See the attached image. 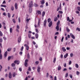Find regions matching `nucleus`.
Instances as JSON below:
<instances>
[{
  "label": "nucleus",
  "instance_id": "nucleus-1",
  "mask_svg": "<svg viewBox=\"0 0 80 80\" xmlns=\"http://www.w3.org/2000/svg\"><path fill=\"white\" fill-rule=\"evenodd\" d=\"M33 1H31L30 2V3L29 4V13H31L32 11V7L33 6Z\"/></svg>",
  "mask_w": 80,
  "mask_h": 80
},
{
  "label": "nucleus",
  "instance_id": "nucleus-2",
  "mask_svg": "<svg viewBox=\"0 0 80 80\" xmlns=\"http://www.w3.org/2000/svg\"><path fill=\"white\" fill-rule=\"evenodd\" d=\"M28 60L26 59L25 60V61L24 62V65L26 67L28 66Z\"/></svg>",
  "mask_w": 80,
  "mask_h": 80
},
{
  "label": "nucleus",
  "instance_id": "nucleus-3",
  "mask_svg": "<svg viewBox=\"0 0 80 80\" xmlns=\"http://www.w3.org/2000/svg\"><path fill=\"white\" fill-rule=\"evenodd\" d=\"M47 20L45 19L43 22V26L44 27H46V25H47Z\"/></svg>",
  "mask_w": 80,
  "mask_h": 80
},
{
  "label": "nucleus",
  "instance_id": "nucleus-4",
  "mask_svg": "<svg viewBox=\"0 0 80 80\" xmlns=\"http://www.w3.org/2000/svg\"><path fill=\"white\" fill-rule=\"evenodd\" d=\"M22 39L21 38V36H19L18 37V43H20Z\"/></svg>",
  "mask_w": 80,
  "mask_h": 80
},
{
  "label": "nucleus",
  "instance_id": "nucleus-5",
  "mask_svg": "<svg viewBox=\"0 0 80 80\" xmlns=\"http://www.w3.org/2000/svg\"><path fill=\"white\" fill-rule=\"evenodd\" d=\"M14 63L15 64L17 63V65H19V64L20 63V62L18 60H15L14 62Z\"/></svg>",
  "mask_w": 80,
  "mask_h": 80
},
{
  "label": "nucleus",
  "instance_id": "nucleus-6",
  "mask_svg": "<svg viewBox=\"0 0 80 80\" xmlns=\"http://www.w3.org/2000/svg\"><path fill=\"white\" fill-rule=\"evenodd\" d=\"M2 51H1V49H0V59L2 60Z\"/></svg>",
  "mask_w": 80,
  "mask_h": 80
},
{
  "label": "nucleus",
  "instance_id": "nucleus-7",
  "mask_svg": "<svg viewBox=\"0 0 80 80\" xmlns=\"http://www.w3.org/2000/svg\"><path fill=\"white\" fill-rule=\"evenodd\" d=\"M70 35L71 37L73 39H75V36L73 35V34H72V33H70Z\"/></svg>",
  "mask_w": 80,
  "mask_h": 80
},
{
  "label": "nucleus",
  "instance_id": "nucleus-8",
  "mask_svg": "<svg viewBox=\"0 0 80 80\" xmlns=\"http://www.w3.org/2000/svg\"><path fill=\"white\" fill-rule=\"evenodd\" d=\"M52 21H51L48 24L49 27H51L52 25Z\"/></svg>",
  "mask_w": 80,
  "mask_h": 80
},
{
  "label": "nucleus",
  "instance_id": "nucleus-9",
  "mask_svg": "<svg viewBox=\"0 0 80 80\" xmlns=\"http://www.w3.org/2000/svg\"><path fill=\"white\" fill-rule=\"evenodd\" d=\"M2 41H3V40L2 39V38H0V46L1 47V48H2V44L0 43V42H2Z\"/></svg>",
  "mask_w": 80,
  "mask_h": 80
},
{
  "label": "nucleus",
  "instance_id": "nucleus-10",
  "mask_svg": "<svg viewBox=\"0 0 80 80\" xmlns=\"http://www.w3.org/2000/svg\"><path fill=\"white\" fill-rule=\"evenodd\" d=\"M8 76H9V78L11 79L12 78V73H11V72H10L9 73V75H8Z\"/></svg>",
  "mask_w": 80,
  "mask_h": 80
},
{
  "label": "nucleus",
  "instance_id": "nucleus-11",
  "mask_svg": "<svg viewBox=\"0 0 80 80\" xmlns=\"http://www.w3.org/2000/svg\"><path fill=\"white\" fill-rule=\"evenodd\" d=\"M37 71L38 72H40V67L39 66L38 67Z\"/></svg>",
  "mask_w": 80,
  "mask_h": 80
},
{
  "label": "nucleus",
  "instance_id": "nucleus-12",
  "mask_svg": "<svg viewBox=\"0 0 80 80\" xmlns=\"http://www.w3.org/2000/svg\"><path fill=\"white\" fill-rule=\"evenodd\" d=\"M7 55H8V52L6 51L4 53L5 57H6L7 56Z\"/></svg>",
  "mask_w": 80,
  "mask_h": 80
},
{
  "label": "nucleus",
  "instance_id": "nucleus-13",
  "mask_svg": "<svg viewBox=\"0 0 80 80\" xmlns=\"http://www.w3.org/2000/svg\"><path fill=\"white\" fill-rule=\"evenodd\" d=\"M18 5V4H17V3H15V9H16V10H17V8H17Z\"/></svg>",
  "mask_w": 80,
  "mask_h": 80
},
{
  "label": "nucleus",
  "instance_id": "nucleus-14",
  "mask_svg": "<svg viewBox=\"0 0 80 80\" xmlns=\"http://www.w3.org/2000/svg\"><path fill=\"white\" fill-rule=\"evenodd\" d=\"M68 53H66L65 55H64V57L65 58H66L67 57H68Z\"/></svg>",
  "mask_w": 80,
  "mask_h": 80
},
{
  "label": "nucleus",
  "instance_id": "nucleus-15",
  "mask_svg": "<svg viewBox=\"0 0 80 80\" xmlns=\"http://www.w3.org/2000/svg\"><path fill=\"white\" fill-rule=\"evenodd\" d=\"M56 29L57 31H58V30H59V26H57L56 27Z\"/></svg>",
  "mask_w": 80,
  "mask_h": 80
},
{
  "label": "nucleus",
  "instance_id": "nucleus-16",
  "mask_svg": "<svg viewBox=\"0 0 80 80\" xmlns=\"http://www.w3.org/2000/svg\"><path fill=\"white\" fill-rule=\"evenodd\" d=\"M40 19H39L38 22V27H39L40 26Z\"/></svg>",
  "mask_w": 80,
  "mask_h": 80
},
{
  "label": "nucleus",
  "instance_id": "nucleus-17",
  "mask_svg": "<svg viewBox=\"0 0 80 80\" xmlns=\"http://www.w3.org/2000/svg\"><path fill=\"white\" fill-rule=\"evenodd\" d=\"M45 12H43L42 14V17H43L44 16H45Z\"/></svg>",
  "mask_w": 80,
  "mask_h": 80
},
{
  "label": "nucleus",
  "instance_id": "nucleus-18",
  "mask_svg": "<svg viewBox=\"0 0 80 80\" xmlns=\"http://www.w3.org/2000/svg\"><path fill=\"white\" fill-rule=\"evenodd\" d=\"M37 12L38 13V14H40V15H41L42 13H41V11L39 10L37 11Z\"/></svg>",
  "mask_w": 80,
  "mask_h": 80
},
{
  "label": "nucleus",
  "instance_id": "nucleus-19",
  "mask_svg": "<svg viewBox=\"0 0 80 80\" xmlns=\"http://www.w3.org/2000/svg\"><path fill=\"white\" fill-rule=\"evenodd\" d=\"M36 38H38V34L36 33L35 35Z\"/></svg>",
  "mask_w": 80,
  "mask_h": 80
},
{
  "label": "nucleus",
  "instance_id": "nucleus-20",
  "mask_svg": "<svg viewBox=\"0 0 80 80\" xmlns=\"http://www.w3.org/2000/svg\"><path fill=\"white\" fill-rule=\"evenodd\" d=\"M15 75H16V73L13 72L12 73V77H15Z\"/></svg>",
  "mask_w": 80,
  "mask_h": 80
},
{
  "label": "nucleus",
  "instance_id": "nucleus-21",
  "mask_svg": "<svg viewBox=\"0 0 80 80\" xmlns=\"http://www.w3.org/2000/svg\"><path fill=\"white\" fill-rule=\"evenodd\" d=\"M62 50L63 52H65L66 51V49H65V48L64 47L62 48Z\"/></svg>",
  "mask_w": 80,
  "mask_h": 80
},
{
  "label": "nucleus",
  "instance_id": "nucleus-22",
  "mask_svg": "<svg viewBox=\"0 0 80 80\" xmlns=\"http://www.w3.org/2000/svg\"><path fill=\"white\" fill-rule=\"evenodd\" d=\"M1 7H7V6L5 5H3V4H1Z\"/></svg>",
  "mask_w": 80,
  "mask_h": 80
},
{
  "label": "nucleus",
  "instance_id": "nucleus-23",
  "mask_svg": "<svg viewBox=\"0 0 80 80\" xmlns=\"http://www.w3.org/2000/svg\"><path fill=\"white\" fill-rule=\"evenodd\" d=\"M61 70V67L60 66H58V70L60 71Z\"/></svg>",
  "mask_w": 80,
  "mask_h": 80
},
{
  "label": "nucleus",
  "instance_id": "nucleus-24",
  "mask_svg": "<svg viewBox=\"0 0 80 80\" xmlns=\"http://www.w3.org/2000/svg\"><path fill=\"white\" fill-rule=\"evenodd\" d=\"M44 3H45V1H44V0H42L41 1V4H42V5H43L44 4Z\"/></svg>",
  "mask_w": 80,
  "mask_h": 80
},
{
  "label": "nucleus",
  "instance_id": "nucleus-25",
  "mask_svg": "<svg viewBox=\"0 0 80 80\" xmlns=\"http://www.w3.org/2000/svg\"><path fill=\"white\" fill-rule=\"evenodd\" d=\"M13 30L12 28H10V33H12V30Z\"/></svg>",
  "mask_w": 80,
  "mask_h": 80
},
{
  "label": "nucleus",
  "instance_id": "nucleus-26",
  "mask_svg": "<svg viewBox=\"0 0 80 80\" xmlns=\"http://www.w3.org/2000/svg\"><path fill=\"white\" fill-rule=\"evenodd\" d=\"M75 67H76V68H78V67H79V66H78V64H75Z\"/></svg>",
  "mask_w": 80,
  "mask_h": 80
},
{
  "label": "nucleus",
  "instance_id": "nucleus-27",
  "mask_svg": "<svg viewBox=\"0 0 80 80\" xmlns=\"http://www.w3.org/2000/svg\"><path fill=\"white\" fill-rule=\"evenodd\" d=\"M11 58H12V57H11V56L8 57V61L10 60V59H11Z\"/></svg>",
  "mask_w": 80,
  "mask_h": 80
},
{
  "label": "nucleus",
  "instance_id": "nucleus-28",
  "mask_svg": "<svg viewBox=\"0 0 80 80\" xmlns=\"http://www.w3.org/2000/svg\"><path fill=\"white\" fill-rule=\"evenodd\" d=\"M34 7H38V5L37 4L34 3Z\"/></svg>",
  "mask_w": 80,
  "mask_h": 80
},
{
  "label": "nucleus",
  "instance_id": "nucleus-29",
  "mask_svg": "<svg viewBox=\"0 0 80 80\" xmlns=\"http://www.w3.org/2000/svg\"><path fill=\"white\" fill-rule=\"evenodd\" d=\"M11 66L12 67H15V63H12L11 64Z\"/></svg>",
  "mask_w": 80,
  "mask_h": 80
},
{
  "label": "nucleus",
  "instance_id": "nucleus-30",
  "mask_svg": "<svg viewBox=\"0 0 80 80\" xmlns=\"http://www.w3.org/2000/svg\"><path fill=\"white\" fill-rule=\"evenodd\" d=\"M50 21H51V19L49 18L48 19V23H49V22H50Z\"/></svg>",
  "mask_w": 80,
  "mask_h": 80
},
{
  "label": "nucleus",
  "instance_id": "nucleus-31",
  "mask_svg": "<svg viewBox=\"0 0 80 80\" xmlns=\"http://www.w3.org/2000/svg\"><path fill=\"white\" fill-rule=\"evenodd\" d=\"M66 30H67L68 32H70V29H68V27H67L66 28Z\"/></svg>",
  "mask_w": 80,
  "mask_h": 80
},
{
  "label": "nucleus",
  "instance_id": "nucleus-32",
  "mask_svg": "<svg viewBox=\"0 0 80 80\" xmlns=\"http://www.w3.org/2000/svg\"><path fill=\"white\" fill-rule=\"evenodd\" d=\"M11 49H12L11 48H8L7 49V51L8 52H10V51H11Z\"/></svg>",
  "mask_w": 80,
  "mask_h": 80
},
{
  "label": "nucleus",
  "instance_id": "nucleus-33",
  "mask_svg": "<svg viewBox=\"0 0 80 80\" xmlns=\"http://www.w3.org/2000/svg\"><path fill=\"white\" fill-rule=\"evenodd\" d=\"M57 19H58L57 17H55L54 19V22H56V21H57Z\"/></svg>",
  "mask_w": 80,
  "mask_h": 80
},
{
  "label": "nucleus",
  "instance_id": "nucleus-34",
  "mask_svg": "<svg viewBox=\"0 0 80 80\" xmlns=\"http://www.w3.org/2000/svg\"><path fill=\"white\" fill-rule=\"evenodd\" d=\"M8 18H10V14L9 13H8Z\"/></svg>",
  "mask_w": 80,
  "mask_h": 80
},
{
  "label": "nucleus",
  "instance_id": "nucleus-35",
  "mask_svg": "<svg viewBox=\"0 0 80 80\" xmlns=\"http://www.w3.org/2000/svg\"><path fill=\"white\" fill-rule=\"evenodd\" d=\"M59 24H60V21H58L57 22V26H59Z\"/></svg>",
  "mask_w": 80,
  "mask_h": 80
},
{
  "label": "nucleus",
  "instance_id": "nucleus-36",
  "mask_svg": "<svg viewBox=\"0 0 80 80\" xmlns=\"http://www.w3.org/2000/svg\"><path fill=\"white\" fill-rule=\"evenodd\" d=\"M2 36H3V34L2 33V32L1 31H0V36L2 37Z\"/></svg>",
  "mask_w": 80,
  "mask_h": 80
},
{
  "label": "nucleus",
  "instance_id": "nucleus-37",
  "mask_svg": "<svg viewBox=\"0 0 80 80\" xmlns=\"http://www.w3.org/2000/svg\"><path fill=\"white\" fill-rule=\"evenodd\" d=\"M27 58H28L29 59L30 58V55L29 54V53H28L27 55Z\"/></svg>",
  "mask_w": 80,
  "mask_h": 80
},
{
  "label": "nucleus",
  "instance_id": "nucleus-38",
  "mask_svg": "<svg viewBox=\"0 0 80 80\" xmlns=\"http://www.w3.org/2000/svg\"><path fill=\"white\" fill-rule=\"evenodd\" d=\"M56 61V58H54L53 61V63H55Z\"/></svg>",
  "mask_w": 80,
  "mask_h": 80
},
{
  "label": "nucleus",
  "instance_id": "nucleus-39",
  "mask_svg": "<svg viewBox=\"0 0 80 80\" xmlns=\"http://www.w3.org/2000/svg\"><path fill=\"white\" fill-rule=\"evenodd\" d=\"M12 22H13L14 23H16V22L15 21V19H13L12 20Z\"/></svg>",
  "mask_w": 80,
  "mask_h": 80
},
{
  "label": "nucleus",
  "instance_id": "nucleus-40",
  "mask_svg": "<svg viewBox=\"0 0 80 80\" xmlns=\"http://www.w3.org/2000/svg\"><path fill=\"white\" fill-rule=\"evenodd\" d=\"M11 10L12 11H13L14 10V8L13 6H12L11 8Z\"/></svg>",
  "mask_w": 80,
  "mask_h": 80
},
{
  "label": "nucleus",
  "instance_id": "nucleus-41",
  "mask_svg": "<svg viewBox=\"0 0 80 80\" xmlns=\"http://www.w3.org/2000/svg\"><path fill=\"white\" fill-rule=\"evenodd\" d=\"M76 30H78L79 32H80V28H77L76 29Z\"/></svg>",
  "mask_w": 80,
  "mask_h": 80
},
{
  "label": "nucleus",
  "instance_id": "nucleus-42",
  "mask_svg": "<svg viewBox=\"0 0 80 80\" xmlns=\"http://www.w3.org/2000/svg\"><path fill=\"white\" fill-rule=\"evenodd\" d=\"M23 48H24V47H23V46H22V47H21V51H23Z\"/></svg>",
  "mask_w": 80,
  "mask_h": 80
},
{
  "label": "nucleus",
  "instance_id": "nucleus-43",
  "mask_svg": "<svg viewBox=\"0 0 80 80\" xmlns=\"http://www.w3.org/2000/svg\"><path fill=\"white\" fill-rule=\"evenodd\" d=\"M35 30H36V32H37V33H38L39 32H38V29H37V28H36Z\"/></svg>",
  "mask_w": 80,
  "mask_h": 80
},
{
  "label": "nucleus",
  "instance_id": "nucleus-44",
  "mask_svg": "<svg viewBox=\"0 0 80 80\" xmlns=\"http://www.w3.org/2000/svg\"><path fill=\"white\" fill-rule=\"evenodd\" d=\"M19 70L20 71V72H22V69L21 68H19Z\"/></svg>",
  "mask_w": 80,
  "mask_h": 80
},
{
  "label": "nucleus",
  "instance_id": "nucleus-45",
  "mask_svg": "<svg viewBox=\"0 0 80 80\" xmlns=\"http://www.w3.org/2000/svg\"><path fill=\"white\" fill-rule=\"evenodd\" d=\"M3 15L4 16H7V14H6V12H3Z\"/></svg>",
  "mask_w": 80,
  "mask_h": 80
},
{
  "label": "nucleus",
  "instance_id": "nucleus-46",
  "mask_svg": "<svg viewBox=\"0 0 80 80\" xmlns=\"http://www.w3.org/2000/svg\"><path fill=\"white\" fill-rule=\"evenodd\" d=\"M76 74L77 75H78L80 74V72L78 71H77V72H76Z\"/></svg>",
  "mask_w": 80,
  "mask_h": 80
},
{
  "label": "nucleus",
  "instance_id": "nucleus-47",
  "mask_svg": "<svg viewBox=\"0 0 80 80\" xmlns=\"http://www.w3.org/2000/svg\"><path fill=\"white\" fill-rule=\"evenodd\" d=\"M28 36L29 38H31V35L30 34H28Z\"/></svg>",
  "mask_w": 80,
  "mask_h": 80
},
{
  "label": "nucleus",
  "instance_id": "nucleus-48",
  "mask_svg": "<svg viewBox=\"0 0 80 80\" xmlns=\"http://www.w3.org/2000/svg\"><path fill=\"white\" fill-rule=\"evenodd\" d=\"M29 48V47H28V46H27L26 50H28Z\"/></svg>",
  "mask_w": 80,
  "mask_h": 80
},
{
  "label": "nucleus",
  "instance_id": "nucleus-49",
  "mask_svg": "<svg viewBox=\"0 0 80 80\" xmlns=\"http://www.w3.org/2000/svg\"><path fill=\"white\" fill-rule=\"evenodd\" d=\"M73 54L72 53H71L70 54V56L71 57H73Z\"/></svg>",
  "mask_w": 80,
  "mask_h": 80
},
{
  "label": "nucleus",
  "instance_id": "nucleus-50",
  "mask_svg": "<svg viewBox=\"0 0 80 80\" xmlns=\"http://www.w3.org/2000/svg\"><path fill=\"white\" fill-rule=\"evenodd\" d=\"M63 39H64V37H63L61 39V42H63Z\"/></svg>",
  "mask_w": 80,
  "mask_h": 80
},
{
  "label": "nucleus",
  "instance_id": "nucleus-51",
  "mask_svg": "<svg viewBox=\"0 0 80 80\" xmlns=\"http://www.w3.org/2000/svg\"><path fill=\"white\" fill-rule=\"evenodd\" d=\"M65 77H68V73H66L65 75Z\"/></svg>",
  "mask_w": 80,
  "mask_h": 80
},
{
  "label": "nucleus",
  "instance_id": "nucleus-52",
  "mask_svg": "<svg viewBox=\"0 0 80 80\" xmlns=\"http://www.w3.org/2000/svg\"><path fill=\"white\" fill-rule=\"evenodd\" d=\"M70 77L71 78H73V76H72V75L71 74L70 75Z\"/></svg>",
  "mask_w": 80,
  "mask_h": 80
},
{
  "label": "nucleus",
  "instance_id": "nucleus-53",
  "mask_svg": "<svg viewBox=\"0 0 80 80\" xmlns=\"http://www.w3.org/2000/svg\"><path fill=\"white\" fill-rule=\"evenodd\" d=\"M67 21H69V20H70V18H69V17H67Z\"/></svg>",
  "mask_w": 80,
  "mask_h": 80
},
{
  "label": "nucleus",
  "instance_id": "nucleus-54",
  "mask_svg": "<svg viewBox=\"0 0 80 80\" xmlns=\"http://www.w3.org/2000/svg\"><path fill=\"white\" fill-rule=\"evenodd\" d=\"M76 13H77V14H79V13H80V12L78 11H76Z\"/></svg>",
  "mask_w": 80,
  "mask_h": 80
},
{
  "label": "nucleus",
  "instance_id": "nucleus-55",
  "mask_svg": "<svg viewBox=\"0 0 80 80\" xmlns=\"http://www.w3.org/2000/svg\"><path fill=\"white\" fill-rule=\"evenodd\" d=\"M77 8L78 11H80V7H78Z\"/></svg>",
  "mask_w": 80,
  "mask_h": 80
},
{
  "label": "nucleus",
  "instance_id": "nucleus-56",
  "mask_svg": "<svg viewBox=\"0 0 80 80\" xmlns=\"http://www.w3.org/2000/svg\"><path fill=\"white\" fill-rule=\"evenodd\" d=\"M49 76V74H48V73H47V75H46L47 77V78H48V77Z\"/></svg>",
  "mask_w": 80,
  "mask_h": 80
},
{
  "label": "nucleus",
  "instance_id": "nucleus-57",
  "mask_svg": "<svg viewBox=\"0 0 80 80\" xmlns=\"http://www.w3.org/2000/svg\"><path fill=\"white\" fill-rule=\"evenodd\" d=\"M6 3V2L5 1H3V2L2 3V4H4Z\"/></svg>",
  "mask_w": 80,
  "mask_h": 80
},
{
  "label": "nucleus",
  "instance_id": "nucleus-58",
  "mask_svg": "<svg viewBox=\"0 0 80 80\" xmlns=\"http://www.w3.org/2000/svg\"><path fill=\"white\" fill-rule=\"evenodd\" d=\"M58 34H59V32H57L55 33V35H58Z\"/></svg>",
  "mask_w": 80,
  "mask_h": 80
},
{
  "label": "nucleus",
  "instance_id": "nucleus-59",
  "mask_svg": "<svg viewBox=\"0 0 80 80\" xmlns=\"http://www.w3.org/2000/svg\"><path fill=\"white\" fill-rule=\"evenodd\" d=\"M58 12L59 13H63V12L62 11H59Z\"/></svg>",
  "mask_w": 80,
  "mask_h": 80
},
{
  "label": "nucleus",
  "instance_id": "nucleus-60",
  "mask_svg": "<svg viewBox=\"0 0 80 80\" xmlns=\"http://www.w3.org/2000/svg\"><path fill=\"white\" fill-rule=\"evenodd\" d=\"M38 63H39L38 61H36L35 62V63L37 65H38Z\"/></svg>",
  "mask_w": 80,
  "mask_h": 80
},
{
  "label": "nucleus",
  "instance_id": "nucleus-61",
  "mask_svg": "<svg viewBox=\"0 0 80 80\" xmlns=\"http://www.w3.org/2000/svg\"><path fill=\"white\" fill-rule=\"evenodd\" d=\"M17 28H18V29H19V28H20V27H19V26H18V25H17Z\"/></svg>",
  "mask_w": 80,
  "mask_h": 80
},
{
  "label": "nucleus",
  "instance_id": "nucleus-62",
  "mask_svg": "<svg viewBox=\"0 0 80 80\" xmlns=\"http://www.w3.org/2000/svg\"><path fill=\"white\" fill-rule=\"evenodd\" d=\"M66 66H67V64L65 63L64 64V67H66Z\"/></svg>",
  "mask_w": 80,
  "mask_h": 80
},
{
  "label": "nucleus",
  "instance_id": "nucleus-63",
  "mask_svg": "<svg viewBox=\"0 0 80 80\" xmlns=\"http://www.w3.org/2000/svg\"><path fill=\"white\" fill-rule=\"evenodd\" d=\"M28 71H31V68H30V67H29Z\"/></svg>",
  "mask_w": 80,
  "mask_h": 80
},
{
  "label": "nucleus",
  "instance_id": "nucleus-64",
  "mask_svg": "<svg viewBox=\"0 0 80 80\" xmlns=\"http://www.w3.org/2000/svg\"><path fill=\"white\" fill-rule=\"evenodd\" d=\"M54 80H57V77L55 76L54 77Z\"/></svg>",
  "mask_w": 80,
  "mask_h": 80
}]
</instances>
